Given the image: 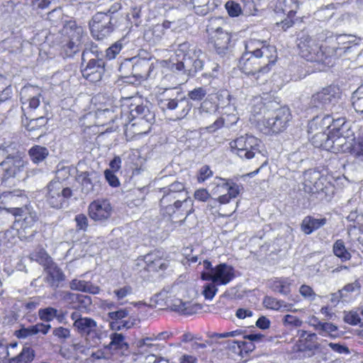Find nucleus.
Returning a JSON list of instances; mask_svg holds the SVG:
<instances>
[{"label": "nucleus", "mask_w": 363, "mask_h": 363, "mask_svg": "<svg viewBox=\"0 0 363 363\" xmlns=\"http://www.w3.org/2000/svg\"><path fill=\"white\" fill-rule=\"evenodd\" d=\"M277 59L274 46L267 41L250 39L245 43V52L239 60V68L256 80L268 73Z\"/></svg>", "instance_id": "f257e3e1"}, {"label": "nucleus", "mask_w": 363, "mask_h": 363, "mask_svg": "<svg viewBox=\"0 0 363 363\" xmlns=\"http://www.w3.org/2000/svg\"><path fill=\"white\" fill-rule=\"evenodd\" d=\"M299 55L307 61L316 62L327 66H332V57L339 55L342 48L336 46H319L316 40L307 33L301 32L297 38ZM348 47L342 48L345 50Z\"/></svg>", "instance_id": "f03ea898"}, {"label": "nucleus", "mask_w": 363, "mask_h": 363, "mask_svg": "<svg viewBox=\"0 0 363 363\" xmlns=\"http://www.w3.org/2000/svg\"><path fill=\"white\" fill-rule=\"evenodd\" d=\"M177 52V57H182V59L172 64L171 69L173 72L194 77L197 72L203 69V54L200 49L191 46L188 42H184L179 45Z\"/></svg>", "instance_id": "7ed1b4c3"}, {"label": "nucleus", "mask_w": 363, "mask_h": 363, "mask_svg": "<svg viewBox=\"0 0 363 363\" xmlns=\"http://www.w3.org/2000/svg\"><path fill=\"white\" fill-rule=\"evenodd\" d=\"M157 104L164 113H171L174 121L184 118L190 112L192 104L186 96L177 92L176 96L162 95L157 100Z\"/></svg>", "instance_id": "20e7f679"}, {"label": "nucleus", "mask_w": 363, "mask_h": 363, "mask_svg": "<svg viewBox=\"0 0 363 363\" xmlns=\"http://www.w3.org/2000/svg\"><path fill=\"white\" fill-rule=\"evenodd\" d=\"M230 147L233 152L241 159L264 157L261 140L252 135L245 134L237 138L230 143Z\"/></svg>", "instance_id": "39448f33"}, {"label": "nucleus", "mask_w": 363, "mask_h": 363, "mask_svg": "<svg viewBox=\"0 0 363 363\" xmlns=\"http://www.w3.org/2000/svg\"><path fill=\"white\" fill-rule=\"evenodd\" d=\"M0 156L4 157V160L0 162L1 182V184H6L9 179L18 177L24 172L27 162L18 153L9 154L4 147H0Z\"/></svg>", "instance_id": "423d86ee"}, {"label": "nucleus", "mask_w": 363, "mask_h": 363, "mask_svg": "<svg viewBox=\"0 0 363 363\" xmlns=\"http://www.w3.org/2000/svg\"><path fill=\"white\" fill-rule=\"evenodd\" d=\"M62 33L69 39L62 46V52L65 57H72L81 50L86 36L84 33L83 28L77 26L76 22L72 21L65 24Z\"/></svg>", "instance_id": "0eeeda50"}, {"label": "nucleus", "mask_w": 363, "mask_h": 363, "mask_svg": "<svg viewBox=\"0 0 363 363\" xmlns=\"http://www.w3.org/2000/svg\"><path fill=\"white\" fill-rule=\"evenodd\" d=\"M121 24L116 16H108L104 12H97L89 22L91 35L98 40L109 36Z\"/></svg>", "instance_id": "6e6552de"}, {"label": "nucleus", "mask_w": 363, "mask_h": 363, "mask_svg": "<svg viewBox=\"0 0 363 363\" xmlns=\"http://www.w3.org/2000/svg\"><path fill=\"white\" fill-rule=\"evenodd\" d=\"M270 107L274 108V110L262 123L266 129L265 133L277 134L288 127L291 119V111L287 106L275 108L273 103Z\"/></svg>", "instance_id": "1a4fd4ad"}, {"label": "nucleus", "mask_w": 363, "mask_h": 363, "mask_svg": "<svg viewBox=\"0 0 363 363\" xmlns=\"http://www.w3.org/2000/svg\"><path fill=\"white\" fill-rule=\"evenodd\" d=\"M72 196V191L63 186L62 182L52 180L46 186L45 201L53 208L60 209L67 204V200Z\"/></svg>", "instance_id": "9d476101"}, {"label": "nucleus", "mask_w": 363, "mask_h": 363, "mask_svg": "<svg viewBox=\"0 0 363 363\" xmlns=\"http://www.w3.org/2000/svg\"><path fill=\"white\" fill-rule=\"evenodd\" d=\"M340 98V91L335 86H329L313 94L309 106L318 110H332Z\"/></svg>", "instance_id": "9b49d317"}, {"label": "nucleus", "mask_w": 363, "mask_h": 363, "mask_svg": "<svg viewBox=\"0 0 363 363\" xmlns=\"http://www.w3.org/2000/svg\"><path fill=\"white\" fill-rule=\"evenodd\" d=\"M158 193L161 196L160 199V212L164 216H171L177 211L182 210L183 206L189 205L183 201L182 198L167 191L164 187L160 189Z\"/></svg>", "instance_id": "f8f14e48"}, {"label": "nucleus", "mask_w": 363, "mask_h": 363, "mask_svg": "<svg viewBox=\"0 0 363 363\" xmlns=\"http://www.w3.org/2000/svg\"><path fill=\"white\" fill-rule=\"evenodd\" d=\"M298 350L304 352L305 356L311 357L315 355L316 351H320L323 345L318 342V334L306 330H298Z\"/></svg>", "instance_id": "ddd939ff"}, {"label": "nucleus", "mask_w": 363, "mask_h": 363, "mask_svg": "<svg viewBox=\"0 0 363 363\" xmlns=\"http://www.w3.org/2000/svg\"><path fill=\"white\" fill-rule=\"evenodd\" d=\"M28 203V198L25 192L20 189L12 191H4L0 195V208L12 214L13 208L18 209L21 206Z\"/></svg>", "instance_id": "4468645a"}, {"label": "nucleus", "mask_w": 363, "mask_h": 363, "mask_svg": "<svg viewBox=\"0 0 363 363\" xmlns=\"http://www.w3.org/2000/svg\"><path fill=\"white\" fill-rule=\"evenodd\" d=\"M77 181L80 184L81 191L85 195H94L99 192L101 187V176L95 171L79 172Z\"/></svg>", "instance_id": "2eb2a0df"}, {"label": "nucleus", "mask_w": 363, "mask_h": 363, "mask_svg": "<svg viewBox=\"0 0 363 363\" xmlns=\"http://www.w3.org/2000/svg\"><path fill=\"white\" fill-rule=\"evenodd\" d=\"M130 115L133 119L136 120L135 123L131 124V126H135L136 125H142L145 123L147 125V129L137 128L134 130V133L141 134L146 133L150 130V125L155 121V113L150 111L147 106L144 105H137L130 106Z\"/></svg>", "instance_id": "dca6fc26"}, {"label": "nucleus", "mask_w": 363, "mask_h": 363, "mask_svg": "<svg viewBox=\"0 0 363 363\" xmlns=\"http://www.w3.org/2000/svg\"><path fill=\"white\" fill-rule=\"evenodd\" d=\"M86 65H82V76L88 81L99 82L105 72V62L103 58H90Z\"/></svg>", "instance_id": "f3484780"}, {"label": "nucleus", "mask_w": 363, "mask_h": 363, "mask_svg": "<svg viewBox=\"0 0 363 363\" xmlns=\"http://www.w3.org/2000/svg\"><path fill=\"white\" fill-rule=\"evenodd\" d=\"M89 216L94 221L104 223L111 216L112 207L106 199H98L92 201L88 208Z\"/></svg>", "instance_id": "a211bd4d"}, {"label": "nucleus", "mask_w": 363, "mask_h": 363, "mask_svg": "<svg viewBox=\"0 0 363 363\" xmlns=\"http://www.w3.org/2000/svg\"><path fill=\"white\" fill-rule=\"evenodd\" d=\"M234 268L225 263H221L213 267L206 281H211L216 285H226L235 278Z\"/></svg>", "instance_id": "6ab92c4d"}, {"label": "nucleus", "mask_w": 363, "mask_h": 363, "mask_svg": "<svg viewBox=\"0 0 363 363\" xmlns=\"http://www.w3.org/2000/svg\"><path fill=\"white\" fill-rule=\"evenodd\" d=\"M213 43L216 53L223 57L228 56L232 51L231 35L229 32L220 33V34L209 38Z\"/></svg>", "instance_id": "aec40b11"}, {"label": "nucleus", "mask_w": 363, "mask_h": 363, "mask_svg": "<svg viewBox=\"0 0 363 363\" xmlns=\"http://www.w3.org/2000/svg\"><path fill=\"white\" fill-rule=\"evenodd\" d=\"M189 9L199 16H205L218 6L215 0H184Z\"/></svg>", "instance_id": "412c9836"}, {"label": "nucleus", "mask_w": 363, "mask_h": 363, "mask_svg": "<svg viewBox=\"0 0 363 363\" xmlns=\"http://www.w3.org/2000/svg\"><path fill=\"white\" fill-rule=\"evenodd\" d=\"M111 342L105 346V349L111 354L120 353L121 355H127L129 345L125 341V336L121 333H113L110 335Z\"/></svg>", "instance_id": "4be33fe9"}, {"label": "nucleus", "mask_w": 363, "mask_h": 363, "mask_svg": "<svg viewBox=\"0 0 363 363\" xmlns=\"http://www.w3.org/2000/svg\"><path fill=\"white\" fill-rule=\"evenodd\" d=\"M50 328L51 325L50 324L38 323L35 325L28 327L22 326L19 330L15 331V335L19 339H25L35 335L39 333L46 335Z\"/></svg>", "instance_id": "5701e85b"}, {"label": "nucleus", "mask_w": 363, "mask_h": 363, "mask_svg": "<svg viewBox=\"0 0 363 363\" xmlns=\"http://www.w3.org/2000/svg\"><path fill=\"white\" fill-rule=\"evenodd\" d=\"M45 269L47 273L46 282L53 289L58 288L65 279L63 272L53 262Z\"/></svg>", "instance_id": "b1692460"}, {"label": "nucleus", "mask_w": 363, "mask_h": 363, "mask_svg": "<svg viewBox=\"0 0 363 363\" xmlns=\"http://www.w3.org/2000/svg\"><path fill=\"white\" fill-rule=\"evenodd\" d=\"M144 260L149 271L163 270L167 267L166 260L162 258L159 251L146 255Z\"/></svg>", "instance_id": "393cba45"}, {"label": "nucleus", "mask_w": 363, "mask_h": 363, "mask_svg": "<svg viewBox=\"0 0 363 363\" xmlns=\"http://www.w3.org/2000/svg\"><path fill=\"white\" fill-rule=\"evenodd\" d=\"M299 8L298 0H283L278 1L274 7L276 13H283L289 17H294Z\"/></svg>", "instance_id": "a878e982"}, {"label": "nucleus", "mask_w": 363, "mask_h": 363, "mask_svg": "<svg viewBox=\"0 0 363 363\" xmlns=\"http://www.w3.org/2000/svg\"><path fill=\"white\" fill-rule=\"evenodd\" d=\"M325 218H315L313 216H306L301 224V230L306 235L311 234L313 231L319 229L325 225Z\"/></svg>", "instance_id": "bb28decb"}, {"label": "nucleus", "mask_w": 363, "mask_h": 363, "mask_svg": "<svg viewBox=\"0 0 363 363\" xmlns=\"http://www.w3.org/2000/svg\"><path fill=\"white\" fill-rule=\"evenodd\" d=\"M345 143V138L340 136L335 133L329 132L328 133V138L325 140L321 149L337 152L341 150L342 145Z\"/></svg>", "instance_id": "cd10ccee"}, {"label": "nucleus", "mask_w": 363, "mask_h": 363, "mask_svg": "<svg viewBox=\"0 0 363 363\" xmlns=\"http://www.w3.org/2000/svg\"><path fill=\"white\" fill-rule=\"evenodd\" d=\"M69 287L72 290L89 293L91 294H97L100 291L98 286L93 284L90 281L84 280L73 279L69 283Z\"/></svg>", "instance_id": "c85d7f7f"}, {"label": "nucleus", "mask_w": 363, "mask_h": 363, "mask_svg": "<svg viewBox=\"0 0 363 363\" xmlns=\"http://www.w3.org/2000/svg\"><path fill=\"white\" fill-rule=\"evenodd\" d=\"M226 26L223 18L220 17L211 18L208 21L206 29L209 38L220 34V33L226 32L227 30L224 29Z\"/></svg>", "instance_id": "c756f323"}, {"label": "nucleus", "mask_w": 363, "mask_h": 363, "mask_svg": "<svg viewBox=\"0 0 363 363\" xmlns=\"http://www.w3.org/2000/svg\"><path fill=\"white\" fill-rule=\"evenodd\" d=\"M50 155L49 150L39 145H35L28 150V155L30 160L35 164L44 162Z\"/></svg>", "instance_id": "7c9ffc66"}, {"label": "nucleus", "mask_w": 363, "mask_h": 363, "mask_svg": "<svg viewBox=\"0 0 363 363\" xmlns=\"http://www.w3.org/2000/svg\"><path fill=\"white\" fill-rule=\"evenodd\" d=\"M322 122L323 125H327V128L330 129L329 132L342 136L341 130L345 124V118H333L330 115H327L323 118Z\"/></svg>", "instance_id": "2f4dec72"}, {"label": "nucleus", "mask_w": 363, "mask_h": 363, "mask_svg": "<svg viewBox=\"0 0 363 363\" xmlns=\"http://www.w3.org/2000/svg\"><path fill=\"white\" fill-rule=\"evenodd\" d=\"M31 261H35L45 268L51 264L52 259L42 247H36L28 256Z\"/></svg>", "instance_id": "473e14b6"}, {"label": "nucleus", "mask_w": 363, "mask_h": 363, "mask_svg": "<svg viewBox=\"0 0 363 363\" xmlns=\"http://www.w3.org/2000/svg\"><path fill=\"white\" fill-rule=\"evenodd\" d=\"M264 306L269 309L274 311H291L292 304L286 303L282 300H278L272 296H266L263 299Z\"/></svg>", "instance_id": "72a5a7b5"}, {"label": "nucleus", "mask_w": 363, "mask_h": 363, "mask_svg": "<svg viewBox=\"0 0 363 363\" xmlns=\"http://www.w3.org/2000/svg\"><path fill=\"white\" fill-rule=\"evenodd\" d=\"M104 53L94 43H86L82 54V66L90 58H103Z\"/></svg>", "instance_id": "f704fd0d"}, {"label": "nucleus", "mask_w": 363, "mask_h": 363, "mask_svg": "<svg viewBox=\"0 0 363 363\" xmlns=\"http://www.w3.org/2000/svg\"><path fill=\"white\" fill-rule=\"evenodd\" d=\"M352 38L351 35H339L335 37V41L333 40V39H332V44L330 46L335 45V46L339 47L340 48L348 47V48H347L346 50H345L344 49H342L341 50H340L338 52L339 55L335 57H332V60L336 59V58L342 56V55L343 53H345V52L350 51L352 48H353L354 47L356 46V45H350V43H351L350 38Z\"/></svg>", "instance_id": "c9c22d12"}, {"label": "nucleus", "mask_w": 363, "mask_h": 363, "mask_svg": "<svg viewBox=\"0 0 363 363\" xmlns=\"http://www.w3.org/2000/svg\"><path fill=\"white\" fill-rule=\"evenodd\" d=\"M164 188L167 191H169L182 198L183 201L186 202L189 205H192V201L187 196V191H186L185 184L184 183L176 181Z\"/></svg>", "instance_id": "e433bc0d"}, {"label": "nucleus", "mask_w": 363, "mask_h": 363, "mask_svg": "<svg viewBox=\"0 0 363 363\" xmlns=\"http://www.w3.org/2000/svg\"><path fill=\"white\" fill-rule=\"evenodd\" d=\"M74 326L77 328L80 333L89 334L96 326V322L91 318H79L74 323Z\"/></svg>", "instance_id": "4c0bfd02"}, {"label": "nucleus", "mask_w": 363, "mask_h": 363, "mask_svg": "<svg viewBox=\"0 0 363 363\" xmlns=\"http://www.w3.org/2000/svg\"><path fill=\"white\" fill-rule=\"evenodd\" d=\"M291 284L287 279H277L270 282L269 287L274 291L287 296L291 292Z\"/></svg>", "instance_id": "58836bf2"}, {"label": "nucleus", "mask_w": 363, "mask_h": 363, "mask_svg": "<svg viewBox=\"0 0 363 363\" xmlns=\"http://www.w3.org/2000/svg\"><path fill=\"white\" fill-rule=\"evenodd\" d=\"M34 357V350L30 347L25 346L17 356L10 358V363H30Z\"/></svg>", "instance_id": "ea45409f"}, {"label": "nucleus", "mask_w": 363, "mask_h": 363, "mask_svg": "<svg viewBox=\"0 0 363 363\" xmlns=\"http://www.w3.org/2000/svg\"><path fill=\"white\" fill-rule=\"evenodd\" d=\"M337 332V325L330 322L323 321L317 331V334L323 337H329L330 338L335 339L339 336Z\"/></svg>", "instance_id": "a19ab883"}, {"label": "nucleus", "mask_w": 363, "mask_h": 363, "mask_svg": "<svg viewBox=\"0 0 363 363\" xmlns=\"http://www.w3.org/2000/svg\"><path fill=\"white\" fill-rule=\"evenodd\" d=\"M352 104L355 111L363 118V84L359 86L352 95Z\"/></svg>", "instance_id": "79ce46f5"}, {"label": "nucleus", "mask_w": 363, "mask_h": 363, "mask_svg": "<svg viewBox=\"0 0 363 363\" xmlns=\"http://www.w3.org/2000/svg\"><path fill=\"white\" fill-rule=\"evenodd\" d=\"M334 255L340 258L342 262H346L351 259L350 252L346 249L345 243L342 240H337L335 242L333 247Z\"/></svg>", "instance_id": "37998d69"}, {"label": "nucleus", "mask_w": 363, "mask_h": 363, "mask_svg": "<svg viewBox=\"0 0 363 363\" xmlns=\"http://www.w3.org/2000/svg\"><path fill=\"white\" fill-rule=\"evenodd\" d=\"M152 66V63L150 60L138 58L133 65V69L135 72V74L143 77L150 71Z\"/></svg>", "instance_id": "c03bdc74"}, {"label": "nucleus", "mask_w": 363, "mask_h": 363, "mask_svg": "<svg viewBox=\"0 0 363 363\" xmlns=\"http://www.w3.org/2000/svg\"><path fill=\"white\" fill-rule=\"evenodd\" d=\"M320 178V173L318 172L308 170L304 174V184L306 186L313 191V186L318 190V180Z\"/></svg>", "instance_id": "a18cd8bd"}, {"label": "nucleus", "mask_w": 363, "mask_h": 363, "mask_svg": "<svg viewBox=\"0 0 363 363\" xmlns=\"http://www.w3.org/2000/svg\"><path fill=\"white\" fill-rule=\"evenodd\" d=\"M334 6L332 4L327 5L324 8L318 9L314 13L315 18L320 21L329 20L333 15V9Z\"/></svg>", "instance_id": "49530a36"}, {"label": "nucleus", "mask_w": 363, "mask_h": 363, "mask_svg": "<svg viewBox=\"0 0 363 363\" xmlns=\"http://www.w3.org/2000/svg\"><path fill=\"white\" fill-rule=\"evenodd\" d=\"M38 316L44 322H50L57 316V309L52 307H47L38 310Z\"/></svg>", "instance_id": "de8ad7c7"}, {"label": "nucleus", "mask_w": 363, "mask_h": 363, "mask_svg": "<svg viewBox=\"0 0 363 363\" xmlns=\"http://www.w3.org/2000/svg\"><path fill=\"white\" fill-rule=\"evenodd\" d=\"M123 41V39H121L107 48L106 50V57L108 60L116 58L124 46Z\"/></svg>", "instance_id": "09e8293b"}, {"label": "nucleus", "mask_w": 363, "mask_h": 363, "mask_svg": "<svg viewBox=\"0 0 363 363\" xmlns=\"http://www.w3.org/2000/svg\"><path fill=\"white\" fill-rule=\"evenodd\" d=\"M12 208V215L16 218V220L18 223H19L23 217H28L31 212L35 211L30 206L28 205V203H26V206L19 207L18 209Z\"/></svg>", "instance_id": "8fccbe9b"}, {"label": "nucleus", "mask_w": 363, "mask_h": 363, "mask_svg": "<svg viewBox=\"0 0 363 363\" xmlns=\"http://www.w3.org/2000/svg\"><path fill=\"white\" fill-rule=\"evenodd\" d=\"M207 94V90L202 86L196 87L191 91H189L187 94V99L194 101H202Z\"/></svg>", "instance_id": "3c124183"}, {"label": "nucleus", "mask_w": 363, "mask_h": 363, "mask_svg": "<svg viewBox=\"0 0 363 363\" xmlns=\"http://www.w3.org/2000/svg\"><path fill=\"white\" fill-rule=\"evenodd\" d=\"M216 284L208 283L203 286L202 294L206 300H212L216 293L218 292V288Z\"/></svg>", "instance_id": "603ef678"}, {"label": "nucleus", "mask_w": 363, "mask_h": 363, "mask_svg": "<svg viewBox=\"0 0 363 363\" xmlns=\"http://www.w3.org/2000/svg\"><path fill=\"white\" fill-rule=\"evenodd\" d=\"M234 345H236L238 347L239 354H242V352L248 353L255 350V346L252 342H245L244 340H235L233 342Z\"/></svg>", "instance_id": "864d4df0"}, {"label": "nucleus", "mask_w": 363, "mask_h": 363, "mask_svg": "<svg viewBox=\"0 0 363 363\" xmlns=\"http://www.w3.org/2000/svg\"><path fill=\"white\" fill-rule=\"evenodd\" d=\"M225 7L231 17H238L242 13L240 5L233 1H227Z\"/></svg>", "instance_id": "5fc2aeb1"}, {"label": "nucleus", "mask_w": 363, "mask_h": 363, "mask_svg": "<svg viewBox=\"0 0 363 363\" xmlns=\"http://www.w3.org/2000/svg\"><path fill=\"white\" fill-rule=\"evenodd\" d=\"M38 220L37 213L35 211L31 212L28 217H23L19 223H21V227L23 229L30 228Z\"/></svg>", "instance_id": "6e6d98bb"}, {"label": "nucleus", "mask_w": 363, "mask_h": 363, "mask_svg": "<svg viewBox=\"0 0 363 363\" xmlns=\"http://www.w3.org/2000/svg\"><path fill=\"white\" fill-rule=\"evenodd\" d=\"M9 347L4 338L0 336V363H10Z\"/></svg>", "instance_id": "4d7b16f0"}, {"label": "nucleus", "mask_w": 363, "mask_h": 363, "mask_svg": "<svg viewBox=\"0 0 363 363\" xmlns=\"http://www.w3.org/2000/svg\"><path fill=\"white\" fill-rule=\"evenodd\" d=\"M283 323L286 327L298 328L301 326L303 321L295 315L287 314L282 319Z\"/></svg>", "instance_id": "13d9d810"}, {"label": "nucleus", "mask_w": 363, "mask_h": 363, "mask_svg": "<svg viewBox=\"0 0 363 363\" xmlns=\"http://www.w3.org/2000/svg\"><path fill=\"white\" fill-rule=\"evenodd\" d=\"M76 222V228L77 231L85 232L89 226L87 217L82 213L78 214L74 218Z\"/></svg>", "instance_id": "bf43d9fd"}, {"label": "nucleus", "mask_w": 363, "mask_h": 363, "mask_svg": "<svg viewBox=\"0 0 363 363\" xmlns=\"http://www.w3.org/2000/svg\"><path fill=\"white\" fill-rule=\"evenodd\" d=\"M122 8L121 4L120 2H115L113 4L111 7L108 9L105 13H107L108 16H113L117 17V21L122 23L124 21V18L123 16L118 12Z\"/></svg>", "instance_id": "052dcab7"}, {"label": "nucleus", "mask_w": 363, "mask_h": 363, "mask_svg": "<svg viewBox=\"0 0 363 363\" xmlns=\"http://www.w3.org/2000/svg\"><path fill=\"white\" fill-rule=\"evenodd\" d=\"M328 138V133L320 131L313 135L311 139L313 145L315 147L322 148L325 140Z\"/></svg>", "instance_id": "680f3d73"}, {"label": "nucleus", "mask_w": 363, "mask_h": 363, "mask_svg": "<svg viewBox=\"0 0 363 363\" xmlns=\"http://www.w3.org/2000/svg\"><path fill=\"white\" fill-rule=\"evenodd\" d=\"M166 305L167 307L170 308L172 311L183 313L184 307L185 306V303L179 298H177L174 300L170 299L167 301Z\"/></svg>", "instance_id": "e2e57ef3"}, {"label": "nucleus", "mask_w": 363, "mask_h": 363, "mask_svg": "<svg viewBox=\"0 0 363 363\" xmlns=\"http://www.w3.org/2000/svg\"><path fill=\"white\" fill-rule=\"evenodd\" d=\"M184 303L185 306L184 307L182 313L184 315L194 314L202 308V306L199 303H194L191 302H184Z\"/></svg>", "instance_id": "0e129e2a"}, {"label": "nucleus", "mask_w": 363, "mask_h": 363, "mask_svg": "<svg viewBox=\"0 0 363 363\" xmlns=\"http://www.w3.org/2000/svg\"><path fill=\"white\" fill-rule=\"evenodd\" d=\"M113 294L116 295L118 300H121L133 294V288L129 285H125L120 289L114 290Z\"/></svg>", "instance_id": "69168bd1"}, {"label": "nucleus", "mask_w": 363, "mask_h": 363, "mask_svg": "<svg viewBox=\"0 0 363 363\" xmlns=\"http://www.w3.org/2000/svg\"><path fill=\"white\" fill-rule=\"evenodd\" d=\"M172 22L166 21H164L162 24H157L152 28V34L156 35L157 38H161V36L164 34V29L169 28L171 26Z\"/></svg>", "instance_id": "338daca9"}, {"label": "nucleus", "mask_w": 363, "mask_h": 363, "mask_svg": "<svg viewBox=\"0 0 363 363\" xmlns=\"http://www.w3.org/2000/svg\"><path fill=\"white\" fill-rule=\"evenodd\" d=\"M104 176L110 186L117 187L120 185L118 178L115 175L111 169H106L104 172Z\"/></svg>", "instance_id": "774afa93"}]
</instances>
